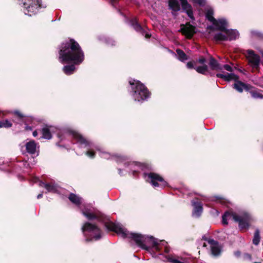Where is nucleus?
<instances>
[{
	"instance_id": "cd10ccee",
	"label": "nucleus",
	"mask_w": 263,
	"mask_h": 263,
	"mask_svg": "<svg viewBox=\"0 0 263 263\" xmlns=\"http://www.w3.org/2000/svg\"><path fill=\"white\" fill-rule=\"evenodd\" d=\"M195 69L198 73L204 74L208 71V66L203 64L201 66H196Z\"/></svg>"
},
{
	"instance_id": "f03ea898",
	"label": "nucleus",
	"mask_w": 263,
	"mask_h": 263,
	"mask_svg": "<svg viewBox=\"0 0 263 263\" xmlns=\"http://www.w3.org/2000/svg\"><path fill=\"white\" fill-rule=\"evenodd\" d=\"M59 54V61L62 64L72 62L79 65L84 59V54L81 47L73 39L61 44Z\"/></svg>"
},
{
	"instance_id": "9d476101",
	"label": "nucleus",
	"mask_w": 263,
	"mask_h": 263,
	"mask_svg": "<svg viewBox=\"0 0 263 263\" xmlns=\"http://www.w3.org/2000/svg\"><path fill=\"white\" fill-rule=\"evenodd\" d=\"M245 55L248 61V64L252 70L254 71H258L260 63L259 56L251 50H247Z\"/></svg>"
},
{
	"instance_id": "4be33fe9",
	"label": "nucleus",
	"mask_w": 263,
	"mask_h": 263,
	"mask_svg": "<svg viewBox=\"0 0 263 263\" xmlns=\"http://www.w3.org/2000/svg\"><path fill=\"white\" fill-rule=\"evenodd\" d=\"M169 7L173 15H175V13L180 10L178 0H169Z\"/></svg>"
},
{
	"instance_id": "37998d69",
	"label": "nucleus",
	"mask_w": 263,
	"mask_h": 263,
	"mask_svg": "<svg viewBox=\"0 0 263 263\" xmlns=\"http://www.w3.org/2000/svg\"><path fill=\"white\" fill-rule=\"evenodd\" d=\"M110 2L112 3V5H114V2L115 3L116 0H109Z\"/></svg>"
},
{
	"instance_id": "412c9836",
	"label": "nucleus",
	"mask_w": 263,
	"mask_h": 263,
	"mask_svg": "<svg viewBox=\"0 0 263 263\" xmlns=\"http://www.w3.org/2000/svg\"><path fill=\"white\" fill-rule=\"evenodd\" d=\"M39 185L42 187H44L49 192L58 193L59 191V187L52 184L45 183L43 182H40Z\"/></svg>"
},
{
	"instance_id": "a211bd4d",
	"label": "nucleus",
	"mask_w": 263,
	"mask_h": 263,
	"mask_svg": "<svg viewBox=\"0 0 263 263\" xmlns=\"http://www.w3.org/2000/svg\"><path fill=\"white\" fill-rule=\"evenodd\" d=\"M208 242L211 246L212 254L214 256L218 255L221 252V249L217 242L213 239H209Z\"/></svg>"
},
{
	"instance_id": "6e6552de",
	"label": "nucleus",
	"mask_w": 263,
	"mask_h": 263,
	"mask_svg": "<svg viewBox=\"0 0 263 263\" xmlns=\"http://www.w3.org/2000/svg\"><path fill=\"white\" fill-rule=\"evenodd\" d=\"M205 16L206 18L210 21L212 24L215 25L217 29L220 30H225L227 25V21L223 18L219 19L216 20L213 16L214 10L212 8L208 6L205 8Z\"/></svg>"
},
{
	"instance_id": "473e14b6",
	"label": "nucleus",
	"mask_w": 263,
	"mask_h": 263,
	"mask_svg": "<svg viewBox=\"0 0 263 263\" xmlns=\"http://www.w3.org/2000/svg\"><path fill=\"white\" fill-rule=\"evenodd\" d=\"M197 61L189 62L187 63L186 66L188 68H194V66H196Z\"/></svg>"
},
{
	"instance_id": "c756f323",
	"label": "nucleus",
	"mask_w": 263,
	"mask_h": 263,
	"mask_svg": "<svg viewBox=\"0 0 263 263\" xmlns=\"http://www.w3.org/2000/svg\"><path fill=\"white\" fill-rule=\"evenodd\" d=\"M12 126V123L6 120L5 121H0V128L2 127H10Z\"/></svg>"
},
{
	"instance_id": "7ed1b4c3",
	"label": "nucleus",
	"mask_w": 263,
	"mask_h": 263,
	"mask_svg": "<svg viewBox=\"0 0 263 263\" xmlns=\"http://www.w3.org/2000/svg\"><path fill=\"white\" fill-rule=\"evenodd\" d=\"M229 220H233L238 222L240 229H247L249 227L251 217L250 214L245 211H241L238 213L228 211L226 212L222 216L223 224H228Z\"/></svg>"
},
{
	"instance_id": "f3484780",
	"label": "nucleus",
	"mask_w": 263,
	"mask_h": 263,
	"mask_svg": "<svg viewBox=\"0 0 263 263\" xmlns=\"http://www.w3.org/2000/svg\"><path fill=\"white\" fill-rule=\"evenodd\" d=\"M192 203L194 206V210L192 213L193 216L196 218L199 217L203 211V208L201 203L194 200L192 201Z\"/></svg>"
},
{
	"instance_id": "aec40b11",
	"label": "nucleus",
	"mask_w": 263,
	"mask_h": 263,
	"mask_svg": "<svg viewBox=\"0 0 263 263\" xmlns=\"http://www.w3.org/2000/svg\"><path fill=\"white\" fill-rule=\"evenodd\" d=\"M71 134L73 138H74L78 143L81 145H84L85 146L90 145V142L86 140L83 137L76 132L72 131Z\"/></svg>"
},
{
	"instance_id": "6ab92c4d",
	"label": "nucleus",
	"mask_w": 263,
	"mask_h": 263,
	"mask_svg": "<svg viewBox=\"0 0 263 263\" xmlns=\"http://www.w3.org/2000/svg\"><path fill=\"white\" fill-rule=\"evenodd\" d=\"M183 10H184L187 13L189 17L191 19L194 18L193 13L192 10V7L187 3V0H179Z\"/></svg>"
},
{
	"instance_id": "f704fd0d",
	"label": "nucleus",
	"mask_w": 263,
	"mask_h": 263,
	"mask_svg": "<svg viewBox=\"0 0 263 263\" xmlns=\"http://www.w3.org/2000/svg\"><path fill=\"white\" fill-rule=\"evenodd\" d=\"M222 68L229 71H232L233 70L232 67L229 65H224Z\"/></svg>"
},
{
	"instance_id": "f8f14e48",
	"label": "nucleus",
	"mask_w": 263,
	"mask_h": 263,
	"mask_svg": "<svg viewBox=\"0 0 263 263\" xmlns=\"http://www.w3.org/2000/svg\"><path fill=\"white\" fill-rule=\"evenodd\" d=\"M180 31L187 38H191L195 33V27L190 24L182 25Z\"/></svg>"
},
{
	"instance_id": "c85d7f7f",
	"label": "nucleus",
	"mask_w": 263,
	"mask_h": 263,
	"mask_svg": "<svg viewBox=\"0 0 263 263\" xmlns=\"http://www.w3.org/2000/svg\"><path fill=\"white\" fill-rule=\"evenodd\" d=\"M259 232L258 230H257L254 233V238L253 239V243L255 245H257L259 242Z\"/></svg>"
},
{
	"instance_id": "4468645a",
	"label": "nucleus",
	"mask_w": 263,
	"mask_h": 263,
	"mask_svg": "<svg viewBox=\"0 0 263 263\" xmlns=\"http://www.w3.org/2000/svg\"><path fill=\"white\" fill-rule=\"evenodd\" d=\"M26 150L27 153L31 155H39V146L34 141L30 140L25 144Z\"/></svg>"
},
{
	"instance_id": "393cba45",
	"label": "nucleus",
	"mask_w": 263,
	"mask_h": 263,
	"mask_svg": "<svg viewBox=\"0 0 263 263\" xmlns=\"http://www.w3.org/2000/svg\"><path fill=\"white\" fill-rule=\"evenodd\" d=\"M251 95L252 98L254 99L262 98L261 91H259L251 86V88L248 90Z\"/></svg>"
},
{
	"instance_id": "ddd939ff",
	"label": "nucleus",
	"mask_w": 263,
	"mask_h": 263,
	"mask_svg": "<svg viewBox=\"0 0 263 263\" xmlns=\"http://www.w3.org/2000/svg\"><path fill=\"white\" fill-rule=\"evenodd\" d=\"M83 214L89 220L93 219H98L100 217L99 214L93 208H85L82 209L81 206Z\"/></svg>"
},
{
	"instance_id": "de8ad7c7",
	"label": "nucleus",
	"mask_w": 263,
	"mask_h": 263,
	"mask_svg": "<svg viewBox=\"0 0 263 263\" xmlns=\"http://www.w3.org/2000/svg\"><path fill=\"white\" fill-rule=\"evenodd\" d=\"M119 173L121 174V170H119Z\"/></svg>"
},
{
	"instance_id": "1a4fd4ad",
	"label": "nucleus",
	"mask_w": 263,
	"mask_h": 263,
	"mask_svg": "<svg viewBox=\"0 0 263 263\" xmlns=\"http://www.w3.org/2000/svg\"><path fill=\"white\" fill-rule=\"evenodd\" d=\"M144 178L146 181L149 182L154 187H163L166 185V181L158 174L154 173L144 174Z\"/></svg>"
},
{
	"instance_id": "b1692460",
	"label": "nucleus",
	"mask_w": 263,
	"mask_h": 263,
	"mask_svg": "<svg viewBox=\"0 0 263 263\" xmlns=\"http://www.w3.org/2000/svg\"><path fill=\"white\" fill-rule=\"evenodd\" d=\"M209 65L211 68L213 70H221L222 69V66L213 58L210 59Z\"/></svg>"
},
{
	"instance_id": "f257e3e1",
	"label": "nucleus",
	"mask_w": 263,
	"mask_h": 263,
	"mask_svg": "<svg viewBox=\"0 0 263 263\" xmlns=\"http://www.w3.org/2000/svg\"><path fill=\"white\" fill-rule=\"evenodd\" d=\"M105 225L108 230L115 231L121 237L131 238L139 247L150 253L153 256H154L153 254V249L156 251H159L161 250L162 247H164L166 253L170 251L169 248L166 246L167 242L164 240H158L152 236L129 233L119 223L108 221L106 222Z\"/></svg>"
},
{
	"instance_id": "2f4dec72",
	"label": "nucleus",
	"mask_w": 263,
	"mask_h": 263,
	"mask_svg": "<svg viewBox=\"0 0 263 263\" xmlns=\"http://www.w3.org/2000/svg\"><path fill=\"white\" fill-rule=\"evenodd\" d=\"M165 258L166 260L173 263H184L172 256L168 255Z\"/></svg>"
},
{
	"instance_id": "dca6fc26",
	"label": "nucleus",
	"mask_w": 263,
	"mask_h": 263,
	"mask_svg": "<svg viewBox=\"0 0 263 263\" xmlns=\"http://www.w3.org/2000/svg\"><path fill=\"white\" fill-rule=\"evenodd\" d=\"M57 129L53 126H46L42 129V138L46 139H50L52 138V134L55 132Z\"/></svg>"
},
{
	"instance_id": "ea45409f",
	"label": "nucleus",
	"mask_w": 263,
	"mask_h": 263,
	"mask_svg": "<svg viewBox=\"0 0 263 263\" xmlns=\"http://www.w3.org/2000/svg\"><path fill=\"white\" fill-rule=\"evenodd\" d=\"M32 135H33V137H36L38 135L37 132L36 130H34L33 132Z\"/></svg>"
},
{
	"instance_id": "a878e982",
	"label": "nucleus",
	"mask_w": 263,
	"mask_h": 263,
	"mask_svg": "<svg viewBox=\"0 0 263 263\" xmlns=\"http://www.w3.org/2000/svg\"><path fill=\"white\" fill-rule=\"evenodd\" d=\"M75 66L73 65H71L65 66L63 67V70L65 74L67 75H70L73 73L75 70Z\"/></svg>"
},
{
	"instance_id": "c03bdc74",
	"label": "nucleus",
	"mask_w": 263,
	"mask_h": 263,
	"mask_svg": "<svg viewBox=\"0 0 263 263\" xmlns=\"http://www.w3.org/2000/svg\"><path fill=\"white\" fill-rule=\"evenodd\" d=\"M150 35L148 34V33H146L145 34V37L146 38H148L149 37Z\"/></svg>"
},
{
	"instance_id": "9b49d317",
	"label": "nucleus",
	"mask_w": 263,
	"mask_h": 263,
	"mask_svg": "<svg viewBox=\"0 0 263 263\" xmlns=\"http://www.w3.org/2000/svg\"><path fill=\"white\" fill-rule=\"evenodd\" d=\"M239 33L236 30H227L223 33L215 34L214 39L217 41L233 40L239 37Z\"/></svg>"
},
{
	"instance_id": "bb28decb",
	"label": "nucleus",
	"mask_w": 263,
	"mask_h": 263,
	"mask_svg": "<svg viewBox=\"0 0 263 263\" xmlns=\"http://www.w3.org/2000/svg\"><path fill=\"white\" fill-rule=\"evenodd\" d=\"M176 52L178 55V59L180 61L183 62L187 60V57L186 54L180 49H177Z\"/></svg>"
},
{
	"instance_id": "39448f33",
	"label": "nucleus",
	"mask_w": 263,
	"mask_h": 263,
	"mask_svg": "<svg viewBox=\"0 0 263 263\" xmlns=\"http://www.w3.org/2000/svg\"><path fill=\"white\" fill-rule=\"evenodd\" d=\"M82 230L87 241L97 240L101 237L100 229L90 222L85 223L82 228Z\"/></svg>"
},
{
	"instance_id": "58836bf2",
	"label": "nucleus",
	"mask_w": 263,
	"mask_h": 263,
	"mask_svg": "<svg viewBox=\"0 0 263 263\" xmlns=\"http://www.w3.org/2000/svg\"><path fill=\"white\" fill-rule=\"evenodd\" d=\"M215 198H216V199H217V200H219V201H220V202H222V203H223V202H225V201H224V200H223L222 198H221V197H216Z\"/></svg>"
},
{
	"instance_id": "2eb2a0df",
	"label": "nucleus",
	"mask_w": 263,
	"mask_h": 263,
	"mask_svg": "<svg viewBox=\"0 0 263 263\" xmlns=\"http://www.w3.org/2000/svg\"><path fill=\"white\" fill-rule=\"evenodd\" d=\"M97 150L99 152L100 156L104 159H113L118 162L122 161L125 160V158L120 155L116 154L111 155L110 154L100 148H97Z\"/></svg>"
},
{
	"instance_id": "49530a36",
	"label": "nucleus",
	"mask_w": 263,
	"mask_h": 263,
	"mask_svg": "<svg viewBox=\"0 0 263 263\" xmlns=\"http://www.w3.org/2000/svg\"><path fill=\"white\" fill-rule=\"evenodd\" d=\"M255 83H256V84H258V85H260V83H257V82H256Z\"/></svg>"
},
{
	"instance_id": "79ce46f5",
	"label": "nucleus",
	"mask_w": 263,
	"mask_h": 263,
	"mask_svg": "<svg viewBox=\"0 0 263 263\" xmlns=\"http://www.w3.org/2000/svg\"><path fill=\"white\" fill-rule=\"evenodd\" d=\"M43 197V194H39L37 196V199H40L41 198H42Z\"/></svg>"
},
{
	"instance_id": "20e7f679",
	"label": "nucleus",
	"mask_w": 263,
	"mask_h": 263,
	"mask_svg": "<svg viewBox=\"0 0 263 263\" xmlns=\"http://www.w3.org/2000/svg\"><path fill=\"white\" fill-rule=\"evenodd\" d=\"M129 83L132 90L131 95L135 101L143 102L149 97L150 93L145 86L140 81L131 80L129 81Z\"/></svg>"
},
{
	"instance_id": "a18cd8bd",
	"label": "nucleus",
	"mask_w": 263,
	"mask_h": 263,
	"mask_svg": "<svg viewBox=\"0 0 263 263\" xmlns=\"http://www.w3.org/2000/svg\"><path fill=\"white\" fill-rule=\"evenodd\" d=\"M246 256H247V257H248L249 258H250V255H249V254H247V255H246Z\"/></svg>"
},
{
	"instance_id": "5701e85b",
	"label": "nucleus",
	"mask_w": 263,
	"mask_h": 263,
	"mask_svg": "<svg viewBox=\"0 0 263 263\" xmlns=\"http://www.w3.org/2000/svg\"><path fill=\"white\" fill-rule=\"evenodd\" d=\"M69 199L71 202L78 206H80L83 203V199L72 193L69 195Z\"/></svg>"
},
{
	"instance_id": "c9c22d12",
	"label": "nucleus",
	"mask_w": 263,
	"mask_h": 263,
	"mask_svg": "<svg viewBox=\"0 0 263 263\" xmlns=\"http://www.w3.org/2000/svg\"><path fill=\"white\" fill-rule=\"evenodd\" d=\"M86 155L89 157L90 158H93L94 157V156H95V153L91 151H88L87 152H86Z\"/></svg>"
},
{
	"instance_id": "72a5a7b5",
	"label": "nucleus",
	"mask_w": 263,
	"mask_h": 263,
	"mask_svg": "<svg viewBox=\"0 0 263 263\" xmlns=\"http://www.w3.org/2000/svg\"><path fill=\"white\" fill-rule=\"evenodd\" d=\"M195 4H199V5H204L205 3V0H193Z\"/></svg>"
},
{
	"instance_id": "423d86ee",
	"label": "nucleus",
	"mask_w": 263,
	"mask_h": 263,
	"mask_svg": "<svg viewBox=\"0 0 263 263\" xmlns=\"http://www.w3.org/2000/svg\"><path fill=\"white\" fill-rule=\"evenodd\" d=\"M216 76L218 78H222L226 81H235V82L234 84V88L239 92H242L244 89L248 91L251 88L250 85H247L242 82L238 81V77L233 73H227L224 74L217 73L216 74Z\"/></svg>"
},
{
	"instance_id": "7c9ffc66",
	"label": "nucleus",
	"mask_w": 263,
	"mask_h": 263,
	"mask_svg": "<svg viewBox=\"0 0 263 263\" xmlns=\"http://www.w3.org/2000/svg\"><path fill=\"white\" fill-rule=\"evenodd\" d=\"M132 25L134 28L137 31H141L142 28L141 26L137 23L136 20H132L131 22Z\"/></svg>"
},
{
	"instance_id": "a19ab883",
	"label": "nucleus",
	"mask_w": 263,
	"mask_h": 263,
	"mask_svg": "<svg viewBox=\"0 0 263 263\" xmlns=\"http://www.w3.org/2000/svg\"><path fill=\"white\" fill-rule=\"evenodd\" d=\"M25 129H26V130H31V129H32V128H31V127H30V126H26L25 127Z\"/></svg>"
},
{
	"instance_id": "4c0bfd02",
	"label": "nucleus",
	"mask_w": 263,
	"mask_h": 263,
	"mask_svg": "<svg viewBox=\"0 0 263 263\" xmlns=\"http://www.w3.org/2000/svg\"><path fill=\"white\" fill-rule=\"evenodd\" d=\"M14 113L21 118L24 117V116L18 111H14Z\"/></svg>"
},
{
	"instance_id": "0eeeda50",
	"label": "nucleus",
	"mask_w": 263,
	"mask_h": 263,
	"mask_svg": "<svg viewBox=\"0 0 263 263\" xmlns=\"http://www.w3.org/2000/svg\"><path fill=\"white\" fill-rule=\"evenodd\" d=\"M22 5L25 14L32 16L36 14L41 7V0H18Z\"/></svg>"
},
{
	"instance_id": "e433bc0d",
	"label": "nucleus",
	"mask_w": 263,
	"mask_h": 263,
	"mask_svg": "<svg viewBox=\"0 0 263 263\" xmlns=\"http://www.w3.org/2000/svg\"><path fill=\"white\" fill-rule=\"evenodd\" d=\"M205 61H206L205 59L203 57H201L198 60V62L202 64H204V63L205 62Z\"/></svg>"
}]
</instances>
